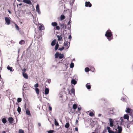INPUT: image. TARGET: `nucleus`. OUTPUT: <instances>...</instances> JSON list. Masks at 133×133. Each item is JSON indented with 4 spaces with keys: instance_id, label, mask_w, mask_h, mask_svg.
<instances>
[{
    "instance_id": "f257e3e1",
    "label": "nucleus",
    "mask_w": 133,
    "mask_h": 133,
    "mask_svg": "<svg viewBox=\"0 0 133 133\" xmlns=\"http://www.w3.org/2000/svg\"><path fill=\"white\" fill-rule=\"evenodd\" d=\"M105 36L109 41L113 39L112 34L110 30L109 29L107 31L105 34Z\"/></svg>"
},
{
    "instance_id": "f03ea898",
    "label": "nucleus",
    "mask_w": 133,
    "mask_h": 133,
    "mask_svg": "<svg viewBox=\"0 0 133 133\" xmlns=\"http://www.w3.org/2000/svg\"><path fill=\"white\" fill-rule=\"evenodd\" d=\"M55 58L56 59L57 58L59 57V58L60 59L62 58L64 56V55L63 54H61L58 52L55 53Z\"/></svg>"
},
{
    "instance_id": "7ed1b4c3",
    "label": "nucleus",
    "mask_w": 133,
    "mask_h": 133,
    "mask_svg": "<svg viewBox=\"0 0 133 133\" xmlns=\"http://www.w3.org/2000/svg\"><path fill=\"white\" fill-rule=\"evenodd\" d=\"M6 23L8 25H9L10 23V21L9 18L7 17H5Z\"/></svg>"
},
{
    "instance_id": "20e7f679",
    "label": "nucleus",
    "mask_w": 133,
    "mask_h": 133,
    "mask_svg": "<svg viewBox=\"0 0 133 133\" xmlns=\"http://www.w3.org/2000/svg\"><path fill=\"white\" fill-rule=\"evenodd\" d=\"M92 6V5L90 2H85V6L86 7H91Z\"/></svg>"
},
{
    "instance_id": "39448f33",
    "label": "nucleus",
    "mask_w": 133,
    "mask_h": 133,
    "mask_svg": "<svg viewBox=\"0 0 133 133\" xmlns=\"http://www.w3.org/2000/svg\"><path fill=\"white\" fill-rule=\"evenodd\" d=\"M59 25L61 27V29H63V30H64L66 28V25L64 23L62 24L60 23Z\"/></svg>"
},
{
    "instance_id": "423d86ee",
    "label": "nucleus",
    "mask_w": 133,
    "mask_h": 133,
    "mask_svg": "<svg viewBox=\"0 0 133 133\" xmlns=\"http://www.w3.org/2000/svg\"><path fill=\"white\" fill-rule=\"evenodd\" d=\"M107 129L108 130V132L109 133H116L115 132H114L112 130H111V129L109 127H107Z\"/></svg>"
},
{
    "instance_id": "0eeeda50",
    "label": "nucleus",
    "mask_w": 133,
    "mask_h": 133,
    "mask_svg": "<svg viewBox=\"0 0 133 133\" xmlns=\"http://www.w3.org/2000/svg\"><path fill=\"white\" fill-rule=\"evenodd\" d=\"M110 122V126L111 127H112L113 126L114 121L113 119L111 118L109 119Z\"/></svg>"
},
{
    "instance_id": "6e6552de",
    "label": "nucleus",
    "mask_w": 133,
    "mask_h": 133,
    "mask_svg": "<svg viewBox=\"0 0 133 133\" xmlns=\"http://www.w3.org/2000/svg\"><path fill=\"white\" fill-rule=\"evenodd\" d=\"M14 119L12 117H10L8 118V120L9 123L10 124H12L13 123L14 121Z\"/></svg>"
},
{
    "instance_id": "1a4fd4ad",
    "label": "nucleus",
    "mask_w": 133,
    "mask_h": 133,
    "mask_svg": "<svg viewBox=\"0 0 133 133\" xmlns=\"http://www.w3.org/2000/svg\"><path fill=\"white\" fill-rule=\"evenodd\" d=\"M23 2L24 3L30 5H31L32 4L31 2L29 0H23Z\"/></svg>"
},
{
    "instance_id": "9d476101",
    "label": "nucleus",
    "mask_w": 133,
    "mask_h": 133,
    "mask_svg": "<svg viewBox=\"0 0 133 133\" xmlns=\"http://www.w3.org/2000/svg\"><path fill=\"white\" fill-rule=\"evenodd\" d=\"M64 46H65V48L66 49L69 48V47L70 43H69V44H68V42L67 41H66L64 42Z\"/></svg>"
},
{
    "instance_id": "9b49d317",
    "label": "nucleus",
    "mask_w": 133,
    "mask_h": 133,
    "mask_svg": "<svg viewBox=\"0 0 133 133\" xmlns=\"http://www.w3.org/2000/svg\"><path fill=\"white\" fill-rule=\"evenodd\" d=\"M123 118L124 119H127L128 121L129 118V116L128 114H124L123 116Z\"/></svg>"
},
{
    "instance_id": "f8f14e48",
    "label": "nucleus",
    "mask_w": 133,
    "mask_h": 133,
    "mask_svg": "<svg viewBox=\"0 0 133 133\" xmlns=\"http://www.w3.org/2000/svg\"><path fill=\"white\" fill-rule=\"evenodd\" d=\"M22 74L23 76L26 79H28V75L26 73L23 72Z\"/></svg>"
},
{
    "instance_id": "ddd939ff",
    "label": "nucleus",
    "mask_w": 133,
    "mask_h": 133,
    "mask_svg": "<svg viewBox=\"0 0 133 133\" xmlns=\"http://www.w3.org/2000/svg\"><path fill=\"white\" fill-rule=\"evenodd\" d=\"M117 129L118 130V132L119 133H121V132L122 130V127L121 126H120L119 125H118L117 127Z\"/></svg>"
},
{
    "instance_id": "4468645a",
    "label": "nucleus",
    "mask_w": 133,
    "mask_h": 133,
    "mask_svg": "<svg viewBox=\"0 0 133 133\" xmlns=\"http://www.w3.org/2000/svg\"><path fill=\"white\" fill-rule=\"evenodd\" d=\"M12 69L13 68L12 67H10L9 65H8L7 66V69L9 70L10 71L12 72L14 70Z\"/></svg>"
},
{
    "instance_id": "2eb2a0df",
    "label": "nucleus",
    "mask_w": 133,
    "mask_h": 133,
    "mask_svg": "<svg viewBox=\"0 0 133 133\" xmlns=\"http://www.w3.org/2000/svg\"><path fill=\"white\" fill-rule=\"evenodd\" d=\"M75 92V89L74 88H72L70 91H69V93L70 94H72V93L74 94Z\"/></svg>"
},
{
    "instance_id": "dca6fc26",
    "label": "nucleus",
    "mask_w": 133,
    "mask_h": 133,
    "mask_svg": "<svg viewBox=\"0 0 133 133\" xmlns=\"http://www.w3.org/2000/svg\"><path fill=\"white\" fill-rule=\"evenodd\" d=\"M26 113L27 115H28L29 116H31V115L30 113V111L28 109H27L26 111Z\"/></svg>"
},
{
    "instance_id": "f3484780",
    "label": "nucleus",
    "mask_w": 133,
    "mask_h": 133,
    "mask_svg": "<svg viewBox=\"0 0 133 133\" xmlns=\"http://www.w3.org/2000/svg\"><path fill=\"white\" fill-rule=\"evenodd\" d=\"M36 10L37 11V12L39 14H40V11L39 8V6L38 4L37 5H36Z\"/></svg>"
},
{
    "instance_id": "a211bd4d",
    "label": "nucleus",
    "mask_w": 133,
    "mask_h": 133,
    "mask_svg": "<svg viewBox=\"0 0 133 133\" xmlns=\"http://www.w3.org/2000/svg\"><path fill=\"white\" fill-rule=\"evenodd\" d=\"M86 87L88 89H90L91 88L90 84V83H88L86 85Z\"/></svg>"
},
{
    "instance_id": "6ab92c4d",
    "label": "nucleus",
    "mask_w": 133,
    "mask_h": 133,
    "mask_svg": "<svg viewBox=\"0 0 133 133\" xmlns=\"http://www.w3.org/2000/svg\"><path fill=\"white\" fill-rule=\"evenodd\" d=\"M131 109L130 108H126L125 111L127 113H130L131 111Z\"/></svg>"
},
{
    "instance_id": "aec40b11",
    "label": "nucleus",
    "mask_w": 133,
    "mask_h": 133,
    "mask_svg": "<svg viewBox=\"0 0 133 133\" xmlns=\"http://www.w3.org/2000/svg\"><path fill=\"white\" fill-rule=\"evenodd\" d=\"M65 18V16L63 15H62L60 17V20H63Z\"/></svg>"
},
{
    "instance_id": "412c9836",
    "label": "nucleus",
    "mask_w": 133,
    "mask_h": 133,
    "mask_svg": "<svg viewBox=\"0 0 133 133\" xmlns=\"http://www.w3.org/2000/svg\"><path fill=\"white\" fill-rule=\"evenodd\" d=\"M49 90L48 88H46L45 90V93L46 95L49 93Z\"/></svg>"
},
{
    "instance_id": "4be33fe9",
    "label": "nucleus",
    "mask_w": 133,
    "mask_h": 133,
    "mask_svg": "<svg viewBox=\"0 0 133 133\" xmlns=\"http://www.w3.org/2000/svg\"><path fill=\"white\" fill-rule=\"evenodd\" d=\"M56 39L53 40L51 43V45L52 46H54L56 44Z\"/></svg>"
},
{
    "instance_id": "5701e85b",
    "label": "nucleus",
    "mask_w": 133,
    "mask_h": 133,
    "mask_svg": "<svg viewBox=\"0 0 133 133\" xmlns=\"http://www.w3.org/2000/svg\"><path fill=\"white\" fill-rule=\"evenodd\" d=\"M61 36H62L61 35L60 36H59V35H57V37L58 38V41H60L62 40V38Z\"/></svg>"
},
{
    "instance_id": "b1692460",
    "label": "nucleus",
    "mask_w": 133,
    "mask_h": 133,
    "mask_svg": "<svg viewBox=\"0 0 133 133\" xmlns=\"http://www.w3.org/2000/svg\"><path fill=\"white\" fill-rule=\"evenodd\" d=\"M25 43V41L23 40H21L19 42V44L21 45H22L23 44H24Z\"/></svg>"
},
{
    "instance_id": "393cba45",
    "label": "nucleus",
    "mask_w": 133,
    "mask_h": 133,
    "mask_svg": "<svg viewBox=\"0 0 133 133\" xmlns=\"http://www.w3.org/2000/svg\"><path fill=\"white\" fill-rule=\"evenodd\" d=\"M57 22H53L51 23L52 25L54 27H55L57 25Z\"/></svg>"
},
{
    "instance_id": "a878e982",
    "label": "nucleus",
    "mask_w": 133,
    "mask_h": 133,
    "mask_svg": "<svg viewBox=\"0 0 133 133\" xmlns=\"http://www.w3.org/2000/svg\"><path fill=\"white\" fill-rule=\"evenodd\" d=\"M59 46V45L58 44V43H57L56 45L55 46V49L56 51L57 50V49H58V47Z\"/></svg>"
},
{
    "instance_id": "bb28decb",
    "label": "nucleus",
    "mask_w": 133,
    "mask_h": 133,
    "mask_svg": "<svg viewBox=\"0 0 133 133\" xmlns=\"http://www.w3.org/2000/svg\"><path fill=\"white\" fill-rule=\"evenodd\" d=\"M39 30H42L44 29V26L41 25L39 27Z\"/></svg>"
},
{
    "instance_id": "cd10ccee",
    "label": "nucleus",
    "mask_w": 133,
    "mask_h": 133,
    "mask_svg": "<svg viewBox=\"0 0 133 133\" xmlns=\"http://www.w3.org/2000/svg\"><path fill=\"white\" fill-rule=\"evenodd\" d=\"M71 83L72 84L75 85L76 84L77 82L75 80L72 79L71 81Z\"/></svg>"
},
{
    "instance_id": "c85d7f7f",
    "label": "nucleus",
    "mask_w": 133,
    "mask_h": 133,
    "mask_svg": "<svg viewBox=\"0 0 133 133\" xmlns=\"http://www.w3.org/2000/svg\"><path fill=\"white\" fill-rule=\"evenodd\" d=\"M2 121L4 124L6 123L7 122V120L5 118H3L2 119Z\"/></svg>"
},
{
    "instance_id": "c756f323",
    "label": "nucleus",
    "mask_w": 133,
    "mask_h": 133,
    "mask_svg": "<svg viewBox=\"0 0 133 133\" xmlns=\"http://www.w3.org/2000/svg\"><path fill=\"white\" fill-rule=\"evenodd\" d=\"M77 107V105L76 104H74L73 106V108L74 110L76 109Z\"/></svg>"
},
{
    "instance_id": "7c9ffc66",
    "label": "nucleus",
    "mask_w": 133,
    "mask_h": 133,
    "mask_svg": "<svg viewBox=\"0 0 133 133\" xmlns=\"http://www.w3.org/2000/svg\"><path fill=\"white\" fill-rule=\"evenodd\" d=\"M70 126V124L69 123H67L65 125V127L66 128H68Z\"/></svg>"
},
{
    "instance_id": "2f4dec72",
    "label": "nucleus",
    "mask_w": 133,
    "mask_h": 133,
    "mask_svg": "<svg viewBox=\"0 0 133 133\" xmlns=\"http://www.w3.org/2000/svg\"><path fill=\"white\" fill-rule=\"evenodd\" d=\"M54 29L55 30H59L60 29V27L59 26L57 25V26H56V28H54Z\"/></svg>"
},
{
    "instance_id": "473e14b6",
    "label": "nucleus",
    "mask_w": 133,
    "mask_h": 133,
    "mask_svg": "<svg viewBox=\"0 0 133 133\" xmlns=\"http://www.w3.org/2000/svg\"><path fill=\"white\" fill-rule=\"evenodd\" d=\"M55 124L56 126L59 125L58 122L56 121V119H55Z\"/></svg>"
},
{
    "instance_id": "72a5a7b5",
    "label": "nucleus",
    "mask_w": 133,
    "mask_h": 133,
    "mask_svg": "<svg viewBox=\"0 0 133 133\" xmlns=\"http://www.w3.org/2000/svg\"><path fill=\"white\" fill-rule=\"evenodd\" d=\"M35 90L36 93L37 94H39V89L37 88H36L35 89Z\"/></svg>"
},
{
    "instance_id": "f704fd0d",
    "label": "nucleus",
    "mask_w": 133,
    "mask_h": 133,
    "mask_svg": "<svg viewBox=\"0 0 133 133\" xmlns=\"http://www.w3.org/2000/svg\"><path fill=\"white\" fill-rule=\"evenodd\" d=\"M21 110V108L19 106H18V108H17V111L19 113V114H20Z\"/></svg>"
},
{
    "instance_id": "c9c22d12",
    "label": "nucleus",
    "mask_w": 133,
    "mask_h": 133,
    "mask_svg": "<svg viewBox=\"0 0 133 133\" xmlns=\"http://www.w3.org/2000/svg\"><path fill=\"white\" fill-rule=\"evenodd\" d=\"M15 28H16V29L17 30H19V28L18 26L16 24H15Z\"/></svg>"
},
{
    "instance_id": "e433bc0d",
    "label": "nucleus",
    "mask_w": 133,
    "mask_h": 133,
    "mask_svg": "<svg viewBox=\"0 0 133 133\" xmlns=\"http://www.w3.org/2000/svg\"><path fill=\"white\" fill-rule=\"evenodd\" d=\"M85 70L86 72H88L89 71L90 69L86 67L85 68Z\"/></svg>"
},
{
    "instance_id": "4c0bfd02",
    "label": "nucleus",
    "mask_w": 133,
    "mask_h": 133,
    "mask_svg": "<svg viewBox=\"0 0 133 133\" xmlns=\"http://www.w3.org/2000/svg\"><path fill=\"white\" fill-rule=\"evenodd\" d=\"M18 133H24V132L23 130L20 129Z\"/></svg>"
},
{
    "instance_id": "58836bf2",
    "label": "nucleus",
    "mask_w": 133,
    "mask_h": 133,
    "mask_svg": "<svg viewBox=\"0 0 133 133\" xmlns=\"http://www.w3.org/2000/svg\"><path fill=\"white\" fill-rule=\"evenodd\" d=\"M74 66V64L72 62L70 64V67L71 68H73Z\"/></svg>"
},
{
    "instance_id": "ea45409f",
    "label": "nucleus",
    "mask_w": 133,
    "mask_h": 133,
    "mask_svg": "<svg viewBox=\"0 0 133 133\" xmlns=\"http://www.w3.org/2000/svg\"><path fill=\"white\" fill-rule=\"evenodd\" d=\"M22 99L21 98H19L17 99V101L19 103L21 102Z\"/></svg>"
},
{
    "instance_id": "a19ab883",
    "label": "nucleus",
    "mask_w": 133,
    "mask_h": 133,
    "mask_svg": "<svg viewBox=\"0 0 133 133\" xmlns=\"http://www.w3.org/2000/svg\"><path fill=\"white\" fill-rule=\"evenodd\" d=\"M54 131L52 130H50L49 131H48V133H53Z\"/></svg>"
},
{
    "instance_id": "79ce46f5",
    "label": "nucleus",
    "mask_w": 133,
    "mask_h": 133,
    "mask_svg": "<svg viewBox=\"0 0 133 133\" xmlns=\"http://www.w3.org/2000/svg\"><path fill=\"white\" fill-rule=\"evenodd\" d=\"M64 49V47L63 46V47H62L61 48H59L58 50L60 51H62V50H63Z\"/></svg>"
},
{
    "instance_id": "37998d69",
    "label": "nucleus",
    "mask_w": 133,
    "mask_h": 133,
    "mask_svg": "<svg viewBox=\"0 0 133 133\" xmlns=\"http://www.w3.org/2000/svg\"><path fill=\"white\" fill-rule=\"evenodd\" d=\"M89 115L91 116H92L94 115V114L92 112H90L89 113Z\"/></svg>"
},
{
    "instance_id": "c03bdc74",
    "label": "nucleus",
    "mask_w": 133,
    "mask_h": 133,
    "mask_svg": "<svg viewBox=\"0 0 133 133\" xmlns=\"http://www.w3.org/2000/svg\"><path fill=\"white\" fill-rule=\"evenodd\" d=\"M39 86V84L38 83H36L34 85V87L35 88H37Z\"/></svg>"
},
{
    "instance_id": "a18cd8bd",
    "label": "nucleus",
    "mask_w": 133,
    "mask_h": 133,
    "mask_svg": "<svg viewBox=\"0 0 133 133\" xmlns=\"http://www.w3.org/2000/svg\"><path fill=\"white\" fill-rule=\"evenodd\" d=\"M109 113V114H111L113 113V110H110Z\"/></svg>"
},
{
    "instance_id": "49530a36",
    "label": "nucleus",
    "mask_w": 133,
    "mask_h": 133,
    "mask_svg": "<svg viewBox=\"0 0 133 133\" xmlns=\"http://www.w3.org/2000/svg\"><path fill=\"white\" fill-rule=\"evenodd\" d=\"M120 119L121 121V122L122 123H123L124 122V121L123 119V118L122 117H121L120 118Z\"/></svg>"
},
{
    "instance_id": "de8ad7c7",
    "label": "nucleus",
    "mask_w": 133,
    "mask_h": 133,
    "mask_svg": "<svg viewBox=\"0 0 133 133\" xmlns=\"http://www.w3.org/2000/svg\"><path fill=\"white\" fill-rule=\"evenodd\" d=\"M46 82H48L49 83H50L51 82V80L50 79H48Z\"/></svg>"
},
{
    "instance_id": "09e8293b",
    "label": "nucleus",
    "mask_w": 133,
    "mask_h": 133,
    "mask_svg": "<svg viewBox=\"0 0 133 133\" xmlns=\"http://www.w3.org/2000/svg\"><path fill=\"white\" fill-rule=\"evenodd\" d=\"M26 69L24 68L23 69H22V71L23 72H25L26 71Z\"/></svg>"
},
{
    "instance_id": "8fccbe9b",
    "label": "nucleus",
    "mask_w": 133,
    "mask_h": 133,
    "mask_svg": "<svg viewBox=\"0 0 133 133\" xmlns=\"http://www.w3.org/2000/svg\"><path fill=\"white\" fill-rule=\"evenodd\" d=\"M75 130L76 131H78V129L77 127H76L75 128Z\"/></svg>"
},
{
    "instance_id": "3c124183",
    "label": "nucleus",
    "mask_w": 133,
    "mask_h": 133,
    "mask_svg": "<svg viewBox=\"0 0 133 133\" xmlns=\"http://www.w3.org/2000/svg\"><path fill=\"white\" fill-rule=\"evenodd\" d=\"M49 110L50 111H51L52 110V108L50 106H49Z\"/></svg>"
},
{
    "instance_id": "603ef678",
    "label": "nucleus",
    "mask_w": 133,
    "mask_h": 133,
    "mask_svg": "<svg viewBox=\"0 0 133 133\" xmlns=\"http://www.w3.org/2000/svg\"><path fill=\"white\" fill-rule=\"evenodd\" d=\"M71 21L70 20L68 22V25H69L70 23H71Z\"/></svg>"
},
{
    "instance_id": "864d4df0",
    "label": "nucleus",
    "mask_w": 133,
    "mask_h": 133,
    "mask_svg": "<svg viewBox=\"0 0 133 133\" xmlns=\"http://www.w3.org/2000/svg\"><path fill=\"white\" fill-rule=\"evenodd\" d=\"M71 35H70L69 36V37H68V38L69 39H71Z\"/></svg>"
},
{
    "instance_id": "5fc2aeb1",
    "label": "nucleus",
    "mask_w": 133,
    "mask_h": 133,
    "mask_svg": "<svg viewBox=\"0 0 133 133\" xmlns=\"http://www.w3.org/2000/svg\"><path fill=\"white\" fill-rule=\"evenodd\" d=\"M38 125L39 127H40L41 126V124L40 123H38Z\"/></svg>"
},
{
    "instance_id": "6e6d98bb",
    "label": "nucleus",
    "mask_w": 133,
    "mask_h": 133,
    "mask_svg": "<svg viewBox=\"0 0 133 133\" xmlns=\"http://www.w3.org/2000/svg\"><path fill=\"white\" fill-rule=\"evenodd\" d=\"M78 120L77 119L76 120V122H75V123L76 124H77L78 123Z\"/></svg>"
},
{
    "instance_id": "4d7b16f0",
    "label": "nucleus",
    "mask_w": 133,
    "mask_h": 133,
    "mask_svg": "<svg viewBox=\"0 0 133 133\" xmlns=\"http://www.w3.org/2000/svg\"><path fill=\"white\" fill-rule=\"evenodd\" d=\"M2 133H6V132L5 131H4L2 132Z\"/></svg>"
},
{
    "instance_id": "13d9d810",
    "label": "nucleus",
    "mask_w": 133,
    "mask_h": 133,
    "mask_svg": "<svg viewBox=\"0 0 133 133\" xmlns=\"http://www.w3.org/2000/svg\"><path fill=\"white\" fill-rule=\"evenodd\" d=\"M101 114H99V115H98V116H101Z\"/></svg>"
},
{
    "instance_id": "bf43d9fd",
    "label": "nucleus",
    "mask_w": 133,
    "mask_h": 133,
    "mask_svg": "<svg viewBox=\"0 0 133 133\" xmlns=\"http://www.w3.org/2000/svg\"><path fill=\"white\" fill-rule=\"evenodd\" d=\"M8 12H9V13H10H10H11V11H9V10H8Z\"/></svg>"
},
{
    "instance_id": "052dcab7",
    "label": "nucleus",
    "mask_w": 133,
    "mask_h": 133,
    "mask_svg": "<svg viewBox=\"0 0 133 133\" xmlns=\"http://www.w3.org/2000/svg\"><path fill=\"white\" fill-rule=\"evenodd\" d=\"M22 3H20V4H19V5L20 6H21V5H22Z\"/></svg>"
},
{
    "instance_id": "680f3d73",
    "label": "nucleus",
    "mask_w": 133,
    "mask_h": 133,
    "mask_svg": "<svg viewBox=\"0 0 133 133\" xmlns=\"http://www.w3.org/2000/svg\"><path fill=\"white\" fill-rule=\"evenodd\" d=\"M78 109L79 110V111L80 110V108H78Z\"/></svg>"
},
{
    "instance_id": "e2e57ef3",
    "label": "nucleus",
    "mask_w": 133,
    "mask_h": 133,
    "mask_svg": "<svg viewBox=\"0 0 133 133\" xmlns=\"http://www.w3.org/2000/svg\"><path fill=\"white\" fill-rule=\"evenodd\" d=\"M1 75H0V79H1Z\"/></svg>"
},
{
    "instance_id": "0e129e2a",
    "label": "nucleus",
    "mask_w": 133,
    "mask_h": 133,
    "mask_svg": "<svg viewBox=\"0 0 133 133\" xmlns=\"http://www.w3.org/2000/svg\"><path fill=\"white\" fill-rule=\"evenodd\" d=\"M18 1H20V0H17Z\"/></svg>"
},
{
    "instance_id": "69168bd1",
    "label": "nucleus",
    "mask_w": 133,
    "mask_h": 133,
    "mask_svg": "<svg viewBox=\"0 0 133 133\" xmlns=\"http://www.w3.org/2000/svg\"><path fill=\"white\" fill-rule=\"evenodd\" d=\"M17 104L18 105V104L17 103H16V104Z\"/></svg>"
},
{
    "instance_id": "338daca9",
    "label": "nucleus",
    "mask_w": 133,
    "mask_h": 133,
    "mask_svg": "<svg viewBox=\"0 0 133 133\" xmlns=\"http://www.w3.org/2000/svg\"><path fill=\"white\" fill-rule=\"evenodd\" d=\"M92 133H95V132H92Z\"/></svg>"
},
{
    "instance_id": "774afa93",
    "label": "nucleus",
    "mask_w": 133,
    "mask_h": 133,
    "mask_svg": "<svg viewBox=\"0 0 133 133\" xmlns=\"http://www.w3.org/2000/svg\"><path fill=\"white\" fill-rule=\"evenodd\" d=\"M102 133H104V132H103Z\"/></svg>"
}]
</instances>
